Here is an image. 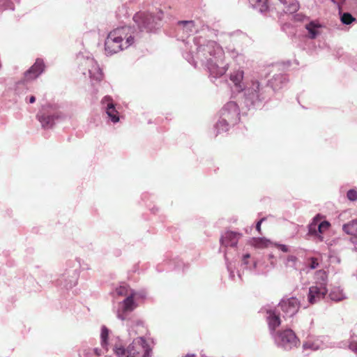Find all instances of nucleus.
Instances as JSON below:
<instances>
[{"instance_id": "nucleus-1", "label": "nucleus", "mask_w": 357, "mask_h": 357, "mask_svg": "<svg viewBox=\"0 0 357 357\" xmlns=\"http://www.w3.org/2000/svg\"><path fill=\"white\" fill-rule=\"evenodd\" d=\"M193 43L196 50L195 55V50L191 46L189 53L184 55V57L195 66H196L195 59L199 60L206 67L211 81L215 83V80L221 78L227 69V64L224 61L225 53L222 47L215 41L207 40L201 36L195 37Z\"/></svg>"}, {"instance_id": "nucleus-2", "label": "nucleus", "mask_w": 357, "mask_h": 357, "mask_svg": "<svg viewBox=\"0 0 357 357\" xmlns=\"http://www.w3.org/2000/svg\"><path fill=\"white\" fill-rule=\"evenodd\" d=\"M243 71L238 70L230 75V81L238 92L244 91L242 103L248 110L257 109L273 95L269 83L265 79H252L246 88L243 83Z\"/></svg>"}, {"instance_id": "nucleus-3", "label": "nucleus", "mask_w": 357, "mask_h": 357, "mask_svg": "<svg viewBox=\"0 0 357 357\" xmlns=\"http://www.w3.org/2000/svg\"><path fill=\"white\" fill-rule=\"evenodd\" d=\"M240 121V108L234 101L227 102L220 111V117L215 125L216 135L226 132Z\"/></svg>"}, {"instance_id": "nucleus-4", "label": "nucleus", "mask_w": 357, "mask_h": 357, "mask_svg": "<svg viewBox=\"0 0 357 357\" xmlns=\"http://www.w3.org/2000/svg\"><path fill=\"white\" fill-rule=\"evenodd\" d=\"M220 40L225 45L231 56L236 57L241 54L243 47L248 42V36L240 30L223 33L220 35Z\"/></svg>"}, {"instance_id": "nucleus-5", "label": "nucleus", "mask_w": 357, "mask_h": 357, "mask_svg": "<svg viewBox=\"0 0 357 357\" xmlns=\"http://www.w3.org/2000/svg\"><path fill=\"white\" fill-rule=\"evenodd\" d=\"M163 12L159 10L155 13L138 12L133 16V20L141 31L151 32L160 25Z\"/></svg>"}, {"instance_id": "nucleus-6", "label": "nucleus", "mask_w": 357, "mask_h": 357, "mask_svg": "<svg viewBox=\"0 0 357 357\" xmlns=\"http://www.w3.org/2000/svg\"><path fill=\"white\" fill-rule=\"evenodd\" d=\"M274 342L278 347L289 351L297 347L300 340L294 331L290 328L278 331L273 333Z\"/></svg>"}, {"instance_id": "nucleus-7", "label": "nucleus", "mask_w": 357, "mask_h": 357, "mask_svg": "<svg viewBox=\"0 0 357 357\" xmlns=\"http://www.w3.org/2000/svg\"><path fill=\"white\" fill-rule=\"evenodd\" d=\"M326 282V275L325 273H321V281L316 282L309 288L307 299L310 303L314 304L321 299L324 298L328 293Z\"/></svg>"}, {"instance_id": "nucleus-8", "label": "nucleus", "mask_w": 357, "mask_h": 357, "mask_svg": "<svg viewBox=\"0 0 357 357\" xmlns=\"http://www.w3.org/2000/svg\"><path fill=\"white\" fill-rule=\"evenodd\" d=\"M66 116L59 111H47L43 108L37 114V119L45 129L52 128L56 121L63 120Z\"/></svg>"}, {"instance_id": "nucleus-9", "label": "nucleus", "mask_w": 357, "mask_h": 357, "mask_svg": "<svg viewBox=\"0 0 357 357\" xmlns=\"http://www.w3.org/2000/svg\"><path fill=\"white\" fill-rule=\"evenodd\" d=\"M73 269H68L56 280V284L65 289H71L76 285L79 278L78 263L73 261Z\"/></svg>"}, {"instance_id": "nucleus-10", "label": "nucleus", "mask_w": 357, "mask_h": 357, "mask_svg": "<svg viewBox=\"0 0 357 357\" xmlns=\"http://www.w3.org/2000/svg\"><path fill=\"white\" fill-rule=\"evenodd\" d=\"M278 307L283 313L284 318L293 317L299 310L301 303L295 297L282 298Z\"/></svg>"}, {"instance_id": "nucleus-11", "label": "nucleus", "mask_w": 357, "mask_h": 357, "mask_svg": "<svg viewBox=\"0 0 357 357\" xmlns=\"http://www.w3.org/2000/svg\"><path fill=\"white\" fill-rule=\"evenodd\" d=\"M116 32L111 31L105 40V52L107 56H112L125 49L124 44L119 40Z\"/></svg>"}, {"instance_id": "nucleus-12", "label": "nucleus", "mask_w": 357, "mask_h": 357, "mask_svg": "<svg viewBox=\"0 0 357 357\" xmlns=\"http://www.w3.org/2000/svg\"><path fill=\"white\" fill-rule=\"evenodd\" d=\"M136 293H130L126 298L119 303V309L116 312L117 318L121 321H124L127 318V314L133 311L137 304L134 301Z\"/></svg>"}, {"instance_id": "nucleus-13", "label": "nucleus", "mask_w": 357, "mask_h": 357, "mask_svg": "<svg viewBox=\"0 0 357 357\" xmlns=\"http://www.w3.org/2000/svg\"><path fill=\"white\" fill-rule=\"evenodd\" d=\"M129 345H134L130 357H151V349L142 337L135 338Z\"/></svg>"}, {"instance_id": "nucleus-14", "label": "nucleus", "mask_w": 357, "mask_h": 357, "mask_svg": "<svg viewBox=\"0 0 357 357\" xmlns=\"http://www.w3.org/2000/svg\"><path fill=\"white\" fill-rule=\"evenodd\" d=\"M119 36V40L124 44L125 49L131 46L135 42V31L133 27L130 26H123L117 27L112 30Z\"/></svg>"}, {"instance_id": "nucleus-15", "label": "nucleus", "mask_w": 357, "mask_h": 357, "mask_svg": "<svg viewBox=\"0 0 357 357\" xmlns=\"http://www.w3.org/2000/svg\"><path fill=\"white\" fill-rule=\"evenodd\" d=\"M101 105L112 123H116L119 121V112L116 110L115 104L111 96H104L101 100Z\"/></svg>"}, {"instance_id": "nucleus-16", "label": "nucleus", "mask_w": 357, "mask_h": 357, "mask_svg": "<svg viewBox=\"0 0 357 357\" xmlns=\"http://www.w3.org/2000/svg\"><path fill=\"white\" fill-rule=\"evenodd\" d=\"M45 64L43 59H36L35 63L24 73L26 81L33 80L43 73Z\"/></svg>"}, {"instance_id": "nucleus-17", "label": "nucleus", "mask_w": 357, "mask_h": 357, "mask_svg": "<svg viewBox=\"0 0 357 357\" xmlns=\"http://www.w3.org/2000/svg\"><path fill=\"white\" fill-rule=\"evenodd\" d=\"M262 310L266 312L267 314V321L268 324V327L271 333L273 334L274 331L277 327H278L281 324V320L280 318L279 314L277 312L275 308H273L270 306L264 307Z\"/></svg>"}, {"instance_id": "nucleus-18", "label": "nucleus", "mask_w": 357, "mask_h": 357, "mask_svg": "<svg viewBox=\"0 0 357 357\" xmlns=\"http://www.w3.org/2000/svg\"><path fill=\"white\" fill-rule=\"evenodd\" d=\"M241 234L238 232L227 231L220 238L221 247L235 248L237 245Z\"/></svg>"}, {"instance_id": "nucleus-19", "label": "nucleus", "mask_w": 357, "mask_h": 357, "mask_svg": "<svg viewBox=\"0 0 357 357\" xmlns=\"http://www.w3.org/2000/svg\"><path fill=\"white\" fill-rule=\"evenodd\" d=\"M288 81L289 79L287 75L279 73L274 75L273 77L267 82L269 83L273 93V91H276L284 86Z\"/></svg>"}, {"instance_id": "nucleus-20", "label": "nucleus", "mask_w": 357, "mask_h": 357, "mask_svg": "<svg viewBox=\"0 0 357 357\" xmlns=\"http://www.w3.org/2000/svg\"><path fill=\"white\" fill-rule=\"evenodd\" d=\"M86 62L90 67L89 68L90 78L96 81H100L102 79L103 74L98 63L93 59H88Z\"/></svg>"}, {"instance_id": "nucleus-21", "label": "nucleus", "mask_w": 357, "mask_h": 357, "mask_svg": "<svg viewBox=\"0 0 357 357\" xmlns=\"http://www.w3.org/2000/svg\"><path fill=\"white\" fill-rule=\"evenodd\" d=\"M176 30L178 32H183L186 36H188L196 31L195 22L192 20L178 21L176 25Z\"/></svg>"}, {"instance_id": "nucleus-22", "label": "nucleus", "mask_w": 357, "mask_h": 357, "mask_svg": "<svg viewBox=\"0 0 357 357\" xmlns=\"http://www.w3.org/2000/svg\"><path fill=\"white\" fill-rule=\"evenodd\" d=\"M308 32V38L315 39L320 34V29L321 25L316 21H310L305 25Z\"/></svg>"}, {"instance_id": "nucleus-23", "label": "nucleus", "mask_w": 357, "mask_h": 357, "mask_svg": "<svg viewBox=\"0 0 357 357\" xmlns=\"http://www.w3.org/2000/svg\"><path fill=\"white\" fill-rule=\"evenodd\" d=\"M251 8L261 14H266L268 10V0H248Z\"/></svg>"}, {"instance_id": "nucleus-24", "label": "nucleus", "mask_w": 357, "mask_h": 357, "mask_svg": "<svg viewBox=\"0 0 357 357\" xmlns=\"http://www.w3.org/2000/svg\"><path fill=\"white\" fill-rule=\"evenodd\" d=\"M283 5V10L285 13H294L299 9L298 0H278Z\"/></svg>"}, {"instance_id": "nucleus-25", "label": "nucleus", "mask_w": 357, "mask_h": 357, "mask_svg": "<svg viewBox=\"0 0 357 357\" xmlns=\"http://www.w3.org/2000/svg\"><path fill=\"white\" fill-rule=\"evenodd\" d=\"M132 347H134V345H129L127 349H126L120 344H115L112 347V350L116 357H130V354H134V353H131Z\"/></svg>"}, {"instance_id": "nucleus-26", "label": "nucleus", "mask_w": 357, "mask_h": 357, "mask_svg": "<svg viewBox=\"0 0 357 357\" xmlns=\"http://www.w3.org/2000/svg\"><path fill=\"white\" fill-rule=\"evenodd\" d=\"M342 229L347 234L355 236L354 242L357 243V218L343 225Z\"/></svg>"}, {"instance_id": "nucleus-27", "label": "nucleus", "mask_w": 357, "mask_h": 357, "mask_svg": "<svg viewBox=\"0 0 357 357\" xmlns=\"http://www.w3.org/2000/svg\"><path fill=\"white\" fill-rule=\"evenodd\" d=\"M331 225L329 222L324 220L321 222H319L317 220V241L321 242L324 241V237L322 236L323 233L329 229Z\"/></svg>"}, {"instance_id": "nucleus-28", "label": "nucleus", "mask_w": 357, "mask_h": 357, "mask_svg": "<svg viewBox=\"0 0 357 357\" xmlns=\"http://www.w3.org/2000/svg\"><path fill=\"white\" fill-rule=\"evenodd\" d=\"M339 15L341 22L345 25H349L354 22L356 19L349 12H343L342 8H339Z\"/></svg>"}, {"instance_id": "nucleus-29", "label": "nucleus", "mask_w": 357, "mask_h": 357, "mask_svg": "<svg viewBox=\"0 0 357 357\" xmlns=\"http://www.w3.org/2000/svg\"><path fill=\"white\" fill-rule=\"evenodd\" d=\"M250 258V254H245L242 258V264L245 265L246 268L249 269L254 275H260V273L256 270L257 261H254L250 266L249 265V259Z\"/></svg>"}, {"instance_id": "nucleus-30", "label": "nucleus", "mask_w": 357, "mask_h": 357, "mask_svg": "<svg viewBox=\"0 0 357 357\" xmlns=\"http://www.w3.org/2000/svg\"><path fill=\"white\" fill-rule=\"evenodd\" d=\"M303 347L304 349H309L313 351H317L320 349H322L323 344L319 340H316L314 341L308 340L307 342L303 343Z\"/></svg>"}, {"instance_id": "nucleus-31", "label": "nucleus", "mask_w": 357, "mask_h": 357, "mask_svg": "<svg viewBox=\"0 0 357 357\" xmlns=\"http://www.w3.org/2000/svg\"><path fill=\"white\" fill-rule=\"evenodd\" d=\"M109 329L105 326H102L101 327V333H100V339H101V346L103 349L107 351L108 346V337H109Z\"/></svg>"}, {"instance_id": "nucleus-32", "label": "nucleus", "mask_w": 357, "mask_h": 357, "mask_svg": "<svg viewBox=\"0 0 357 357\" xmlns=\"http://www.w3.org/2000/svg\"><path fill=\"white\" fill-rule=\"evenodd\" d=\"M317 220L316 218L313 219L312 222L308 225L307 235L312 237L314 240L317 241Z\"/></svg>"}, {"instance_id": "nucleus-33", "label": "nucleus", "mask_w": 357, "mask_h": 357, "mask_svg": "<svg viewBox=\"0 0 357 357\" xmlns=\"http://www.w3.org/2000/svg\"><path fill=\"white\" fill-rule=\"evenodd\" d=\"M329 297L332 301H340L345 298V296L342 291L337 288L333 289L329 293Z\"/></svg>"}, {"instance_id": "nucleus-34", "label": "nucleus", "mask_w": 357, "mask_h": 357, "mask_svg": "<svg viewBox=\"0 0 357 357\" xmlns=\"http://www.w3.org/2000/svg\"><path fill=\"white\" fill-rule=\"evenodd\" d=\"M228 252H225V259L226 261V265H227V271L229 272V278L231 279V280H234V278H235V274H234V266H232V263L231 261H229V257H228Z\"/></svg>"}, {"instance_id": "nucleus-35", "label": "nucleus", "mask_w": 357, "mask_h": 357, "mask_svg": "<svg viewBox=\"0 0 357 357\" xmlns=\"http://www.w3.org/2000/svg\"><path fill=\"white\" fill-rule=\"evenodd\" d=\"M7 10H15L13 3L10 0H0V13Z\"/></svg>"}, {"instance_id": "nucleus-36", "label": "nucleus", "mask_w": 357, "mask_h": 357, "mask_svg": "<svg viewBox=\"0 0 357 357\" xmlns=\"http://www.w3.org/2000/svg\"><path fill=\"white\" fill-rule=\"evenodd\" d=\"M347 198L351 202L357 201V189L352 188L347 191Z\"/></svg>"}, {"instance_id": "nucleus-37", "label": "nucleus", "mask_w": 357, "mask_h": 357, "mask_svg": "<svg viewBox=\"0 0 357 357\" xmlns=\"http://www.w3.org/2000/svg\"><path fill=\"white\" fill-rule=\"evenodd\" d=\"M115 294L119 296H128L129 294L128 292V289L125 286H120L116 288L115 290Z\"/></svg>"}, {"instance_id": "nucleus-38", "label": "nucleus", "mask_w": 357, "mask_h": 357, "mask_svg": "<svg viewBox=\"0 0 357 357\" xmlns=\"http://www.w3.org/2000/svg\"><path fill=\"white\" fill-rule=\"evenodd\" d=\"M297 261V257L294 255H289L287 258L286 265L291 267H294L296 262Z\"/></svg>"}, {"instance_id": "nucleus-39", "label": "nucleus", "mask_w": 357, "mask_h": 357, "mask_svg": "<svg viewBox=\"0 0 357 357\" xmlns=\"http://www.w3.org/2000/svg\"><path fill=\"white\" fill-rule=\"evenodd\" d=\"M319 263L317 262V260L314 257H311L310 259L308 266L310 269H315L318 267Z\"/></svg>"}, {"instance_id": "nucleus-40", "label": "nucleus", "mask_w": 357, "mask_h": 357, "mask_svg": "<svg viewBox=\"0 0 357 357\" xmlns=\"http://www.w3.org/2000/svg\"><path fill=\"white\" fill-rule=\"evenodd\" d=\"M255 241V245L259 248L266 247L268 243V241L264 238H258Z\"/></svg>"}, {"instance_id": "nucleus-41", "label": "nucleus", "mask_w": 357, "mask_h": 357, "mask_svg": "<svg viewBox=\"0 0 357 357\" xmlns=\"http://www.w3.org/2000/svg\"><path fill=\"white\" fill-rule=\"evenodd\" d=\"M349 348L357 354V341H351L349 344Z\"/></svg>"}, {"instance_id": "nucleus-42", "label": "nucleus", "mask_w": 357, "mask_h": 357, "mask_svg": "<svg viewBox=\"0 0 357 357\" xmlns=\"http://www.w3.org/2000/svg\"><path fill=\"white\" fill-rule=\"evenodd\" d=\"M346 1L347 0H331L334 4L337 5L338 9L339 8H342Z\"/></svg>"}, {"instance_id": "nucleus-43", "label": "nucleus", "mask_w": 357, "mask_h": 357, "mask_svg": "<svg viewBox=\"0 0 357 357\" xmlns=\"http://www.w3.org/2000/svg\"><path fill=\"white\" fill-rule=\"evenodd\" d=\"M277 247L283 252H288L289 251L288 246L286 245L277 244Z\"/></svg>"}, {"instance_id": "nucleus-44", "label": "nucleus", "mask_w": 357, "mask_h": 357, "mask_svg": "<svg viewBox=\"0 0 357 357\" xmlns=\"http://www.w3.org/2000/svg\"><path fill=\"white\" fill-rule=\"evenodd\" d=\"M130 293H136L137 294L135 295V297H138V298H144L146 296V293L145 291H139V292H137V291H131Z\"/></svg>"}, {"instance_id": "nucleus-45", "label": "nucleus", "mask_w": 357, "mask_h": 357, "mask_svg": "<svg viewBox=\"0 0 357 357\" xmlns=\"http://www.w3.org/2000/svg\"><path fill=\"white\" fill-rule=\"evenodd\" d=\"M305 18H306V17L301 14H298L295 16V20L296 21H303L304 19H305Z\"/></svg>"}, {"instance_id": "nucleus-46", "label": "nucleus", "mask_w": 357, "mask_h": 357, "mask_svg": "<svg viewBox=\"0 0 357 357\" xmlns=\"http://www.w3.org/2000/svg\"><path fill=\"white\" fill-rule=\"evenodd\" d=\"M264 220V218H261V220H259L257 224H256V229L258 231H260L261 230V225L262 223V222Z\"/></svg>"}, {"instance_id": "nucleus-47", "label": "nucleus", "mask_w": 357, "mask_h": 357, "mask_svg": "<svg viewBox=\"0 0 357 357\" xmlns=\"http://www.w3.org/2000/svg\"><path fill=\"white\" fill-rule=\"evenodd\" d=\"M35 101H36V98H35V96H30V98H29V103H33V102H35Z\"/></svg>"}, {"instance_id": "nucleus-48", "label": "nucleus", "mask_w": 357, "mask_h": 357, "mask_svg": "<svg viewBox=\"0 0 357 357\" xmlns=\"http://www.w3.org/2000/svg\"><path fill=\"white\" fill-rule=\"evenodd\" d=\"M94 353H95L97 356H100V349H98V348L94 349Z\"/></svg>"}, {"instance_id": "nucleus-49", "label": "nucleus", "mask_w": 357, "mask_h": 357, "mask_svg": "<svg viewBox=\"0 0 357 357\" xmlns=\"http://www.w3.org/2000/svg\"><path fill=\"white\" fill-rule=\"evenodd\" d=\"M273 255H272V254L268 255L269 259H273Z\"/></svg>"}, {"instance_id": "nucleus-50", "label": "nucleus", "mask_w": 357, "mask_h": 357, "mask_svg": "<svg viewBox=\"0 0 357 357\" xmlns=\"http://www.w3.org/2000/svg\"><path fill=\"white\" fill-rule=\"evenodd\" d=\"M185 357H195V356L193 354L192 355L188 354Z\"/></svg>"}, {"instance_id": "nucleus-51", "label": "nucleus", "mask_w": 357, "mask_h": 357, "mask_svg": "<svg viewBox=\"0 0 357 357\" xmlns=\"http://www.w3.org/2000/svg\"><path fill=\"white\" fill-rule=\"evenodd\" d=\"M238 278H239L240 280H242L241 273H238Z\"/></svg>"}, {"instance_id": "nucleus-52", "label": "nucleus", "mask_w": 357, "mask_h": 357, "mask_svg": "<svg viewBox=\"0 0 357 357\" xmlns=\"http://www.w3.org/2000/svg\"><path fill=\"white\" fill-rule=\"evenodd\" d=\"M143 322L142 321H139L138 324H142Z\"/></svg>"}, {"instance_id": "nucleus-53", "label": "nucleus", "mask_w": 357, "mask_h": 357, "mask_svg": "<svg viewBox=\"0 0 357 357\" xmlns=\"http://www.w3.org/2000/svg\"><path fill=\"white\" fill-rule=\"evenodd\" d=\"M356 1V3L357 4V0H354Z\"/></svg>"}]
</instances>
